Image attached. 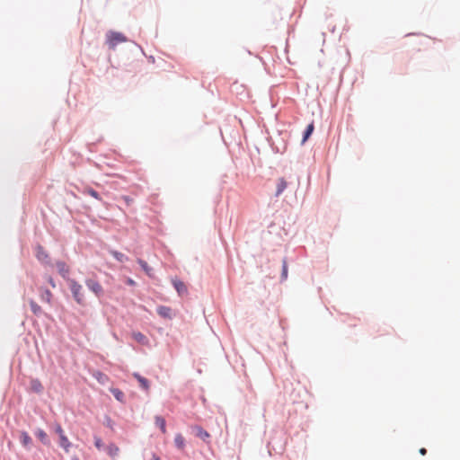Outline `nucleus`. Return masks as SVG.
<instances>
[{"mask_svg": "<svg viewBox=\"0 0 460 460\" xmlns=\"http://www.w3.org/2000/svg\"><path fill=\"white\" fill-rule=\"evenodd\" d=\"M126 41L127 38L120 32L110 31L106 34V43L111 49H114L117 45Z\"/></svg>", "mask_w": 460, "mask_h": 460, "instance_id": "f257e3e1", "label": "nucleus"}, {"mask_svg": "<svg viewBox=\"0 0 460 460\" xmlns=\"http://www.w3.org/2000/svg\"><path fill=\"white\" fill-rule=\"evenodd\" d=\"M69 287L75 300L78 304L84 305V296L83 292V287L74 279L69 280Z\"/></svg>", "mask_w": 460, "mask_h": 460, "instance_id": "f03ea898", "label": "nucleus"}, {"mask_svg": "<svg viewBox=\"0 0 460 460\" xmlns=\"http://www.w3.org/2000/svg\"><path fill=\"white\" fill-rule=\"evenodd\" d=\"M55 431L59 437V445L60 447L68 453L71 447V443L67 437L65 435V432L62 427L59 424H57L55 427Z\"/></svg>", "mask_w": 460, "mask_h": 460, "instance_id": "7ed1b4c3", "label": "nucleus"}, {"mask_svg": "<svg viewBox=\"0 0 460 460\" xmlns=\"http://www.w3.org/2000/svg\"><path fill=\"white\" fill-rule=\"evenodd\" d=\"M85 285L87 286V288L92 291L97 296H100L102 295L103 293V288L102 287V285L94 280V279H87L85 281Z\"/></svg>", "mask_w": 460, "mask_h": 460, "instance_id": "20e7f679", "label": "nucleus"}, {"mask_svg": "<svg viewBox=\"0 0 460 460\" xmlns=\"http://www.w3.org/2000/svg\"><path fill=\"white\" fill-rule=\"evenodd\" d=\"M172 285L180 296L187 294V287L182 281L179 279H172Z\"/></svg>", "mask_w": 460, "mask_h": 460, "instance_id": "39448f33", "label": "nucleus"}, {"mask_svg": "<svg viewBox=\"0 0 460 460\" xmlns=\"http://www.w3.org/2000/svg\"><path fill=\"white\" fill-rule=\"evenodd\" d=\"M157 314L163 318L171 319L172 317V310L168 306H159L157 308Z\"/></svg>", "mask_w": 460, "mask_h": 460, "instance_id": "423d86ee", "label": "nucleus"}, {"mask_svg": "<svg viewBox=\"0 0 460 460\" xmlns=\"http://www.w3.org/2000/svg\"><path fill=\"white\" fill-rule=\"evenodd\" d=\"M35 436L39 438V440L43 444V445H46V446H49L50 445V440L47 435V433L40 429H38L36 431H35Z\"/></svg>", "mask_w": 460, "mask_h": 460, "instance_id": "0eeeda50", "label": "nucleus"}, {"mask_svg": "<svg viewBox=\"0 0 460 460\" xmlns=\"http://www.w3.org/2000/svg\"><path fill=\"white\" fill-rule=\"evenodd\" d=\"M36 257L41 262H44V263L49 262V254L40 245L37 246V248H36Z\"/></svg>", "mask_w": 460, "mask_h": 460, "instance_id": "6e6552de", "label": "nucleus"}, {"mask_svg": "<svg viewBox=\"0 0 460 460\" xmlns=\"http://www.w3.org/2000/svg\"><path fill=\"white\" fill-rule=\"evenodd\" d=\"M106 450V453L111 457V458H115L119 453V448L118 446H116L115 444H110L106 447L105 448Z\"/></svg>", "mask_w": 460, "mask_h": 460, "instance_id": "1a4fd4ad", "label": "nucleus"}, {"mask_svg": "<svg viewBox=\"0 0 460 460\" xmlns=\"http://www.w3.org/2000/svg\"><path fill=\"white\" fill-rule=\"evenodd\" d=\"M133 376L137 380V382L139 383L140 386L145 389V390H148L149 389V381L141 376L139 374L137 373H134L133 374Z\"/></svg>", "mask_w": 460, "mask_h": 460, "instance_id": "9d476101", "label": "nucleus"}, {"mask_svg": "<svg viewBox=\"0 0 460 460\" xmlns=\"http://www.w3.org/2000/svg\"><path fill=\"white\" fill-rule=\"evenodd\" d=\"M132 338L140 344L146 345L148 342L147 338L140 332H134Z\"/></svg>", "mask_w": 460, "mask_h": 460, "instance_id": "9b49d317", "label": "nucleus"}, {"mask_svg": "<svg viewBox=\"0 0 460 460\" xmlns=\"http://www.w3.org/2000/svg\"><path fill=\"white\" fill-rule=\"evenodd\" d=\"M57 268L63 278H66L68 275L69 268L65 262L58 261Z\"/></svg>", "mask_w": 460, "mask_h": 460, "instance_id": "f8f14e48", "label": "nucleus"}, {"mask_svg": "<svg viewBox=\"0 0 460 460\" xmlns=\"http://www.w3.org/2000/svg\"><path fill=\"white\" fill-rule=\"evenodd\" d=\"M20 440L22 446H24L25 447H30V445L31 444V438L25 431L21 432Z\"/></svg>", "mask_w": 460, "mask_h": 460, "instance_id": "ddd939ff", "label": "nucleus"}, {"mask_svg": "<svg viewBox=\"0 0 460 460\" xmlns=\"http://www.w3.org/2000/svg\"><path fill=\"white\" fill-rule=\"evenodd\" d=\"M287 186H288V183L283 178L279 179L278 183H277L276 195L279 196L285 190Z\"/></svg>", "mask_w": 460, "mask_h": 460, "instance_id": "4468645a", "label": "nucleus"}, {"mask_svg": "<svg viewBox=\"0 0 460 460\" xmlns=\"http://www.w3.org/2000/svg\"><path fill=\"white\" fill-rule=\"evenodd\" d=\"M174 443H175V446L179 449H183L184 448V447H185V439H184V438L182 437L181 434H177L175 436Z\"/></svg>", "mask_w": 460, "mask_h": 460, "instance_id": "2eb2a0df", "label": "nucleus"}, {"mask_svg": "<svg viewBox=\"0 0 460 460\" xmlns=\"http://www.w3.org/2000/svg\"><path fill=\"white\" fill-rule=\"evenodd\" d=\"M155 424L160 428L161 431L166 433L165 420L161 416L155 417Z\"/></svg>", "mask_w": 460, "mask_h": 460, "instance_id": "dca6fc26", "label": "nucleus"}, {"mask_svg": "<svg viewBox=\"0 0 460 460\" xmlns=\"http://www.w3.org/2000/svg\"><path fill=\"white\" fill-rule=\"evenodd\" d=\"M314 129V123L312 122L307 126V128L304 133L302 144H304L309 138V137L312 135Z\"/></svg>", "mask_w": 460, "mask_h": 460, "instance_id": "f3484780", "label": "nucleus"}, {"mask_svg": "<svg viewBox=\"0 0 460 460\" xmlns=\"http://www.w3.org/2000/svg\"><path fill=\"white\" fill-rule=\"evenodd\" d=\"M197 430L196 435L203 440H207L209 438V434L200 427H195Z\"/></svg>", "mask_w": 460, "mask_h": 460, "instance_id": "a211bd4d", "label": "nucleus"}, {"mask_svg": "<svg viewBox=\"0 0 460 460\" xmlns=\"http://www.w3.org/2000/svg\"><path fill=\"white\" fill-rule=\"evenodd\" d=\"M30 306L34 314L39 315L41 314V307L35 301L31 300Z\"/></svg>", "mask_w": 460, "mask_h": 460, "instance_id": "6ab92c4d", "label": "nucleus"}, {"mask_svg": "<svg viewBox=\"0 0 460 460\" xmlns=\"http://www.w3.org/2000/svg\"><path fill=\"white\" fill-rule=\"evenodd\" d=\"M426 40H427V39L425 37H419L418 39H415L414 41L411 43V45L416 46L417 47L416 49L418 51H420L421 50L420 46L423 45Z\"/></svg>", "mask_w": 460, "mask_h": 460, "instance_id": "aec40b11", "label": "nucleus"}, {"mask_svg": "<svg viewBox=\"0 0 460 460\" xmlns=\"http://www.w3.org/2000/svg\"><path fill=\"white\" fill-rule=\"evenodd\" d=\"M40 297L43 301L49 304L51 302L52 293L49 289H45L41 292Z\"/></svg>", "mask_w": 460, "mask_h": 460, "instance_id": "412c9836", "label": "nucleus"}, {"mask_svg": "<svg viewBox=\"0 0 460 460\" xmlns=\"http://www.w3.org/2000/svg\"><path fill=\"white\" fill-rule=\"evenodd\" d=\"M31 388L33 391L39 393V392H40L42 390V385H41V383L39 380L33 379V380L31 381Z\"/></svg>", "mask_w": 460, "mask_h": 460, "instance_id": "4be33fe9", "label": "nucleus"}, {"mask_svg": "<svg viewBox=\"0 0 460 460\" xmlns=\"http://www.w3.org/2000/svg\"><path fill=\"white\" fill-rule=\"evenodd\" d=\"M138 263L140 264L141 268L144 270V271L148 275L152 276V268L148 266V264L143 261L138 260Z\"/></svg>", "mask_w": 460, "mask_h": 460, "instance_id": "5701e85b", "label": "nucleus"}, {"mask_svg": "<svg viewBox=\"0 0 460 460\" xmlns=\"http://www.w3.org/2000/svg\"><path fill=\"white\" fill-rule=\"evenodd\" d=\"M111 253L119 261H124L127 260V257L123 253L119 252L117 251H111Z\"/></svg>", "mask_w": 460, "mask_h": 460, "instance_id": "b1692460", "label": "nucleus"}, {"mask_svg": "<svg viewBox=\"0 0 460 460\" xmlns=\"http://www.w3.org/2000/svg\"><path fill=\"white\" fill-rule=\"evenodd\" d=\"M94 445L98 450H101L103 447V443L101 438L94 437Z\"/></svg>", "mask_w": 460, "mask_h": 460, "instance_id": "393cba45", "label": "nucleus"}, {"mask_svg": "<svg viewBox=\"0 0 460 460\" xmlns=\"http://www.w3.org/2000/svg\"><path fill=\"white\" fill-rule=\"evenodd\" d=\"M86 192H87L90 196H92L93 198H94V199H100V196H99V194H98V192H97V191H95L94 190H93V189H91V188H90V189L86 190Z\"/></svg>", "mask_w": 460, "mask_h": 460, "instance_id": "a878e982", "label": "nucleus"}, {"mask_svg": "<svg viewBox=\"0 0 460 460\" xmlns=\"http://www.w3.org/2000/svg\"><path fill=\"white\" fill-rule=\"evenodd\" d=\"M96 377L102 383H103L107 379V376L105 375L102 374V373H97L96 374Z\"/></svg>", "mask_w": 460, "mask_h": 460, "instance_id": "bb28decb", "label": "nucleus"}, {"mask_svg": "<svg viewBox=\"0 0 460 460\" xmlns=\"http://www.w3.org/2000/svg\"><path fill=\"white\" fill-rule=\"evenodd\" d=\"M122 396H123V394L121 392L117 391L115 393V397H116L117 400L121 401L122 400Z\"/></svg>", "mask_w": 460, "mask_h": 460, "instance_id": "cd10ccee", "label": "nucleus"}, {"mask_svg": "<svg viewBox=\"0 0 460 460\" xmlns=\"http://www.w3.org/2000/svg\"><path fill=\"white\" fill-rule=\"evenodd\" d=\"M123 199L125 200V202L129 205L131 202H132V199L128 197V196H124L123 197Z\"/></svg>", "mask_w": 460, "mask_h": 460, "instance_id": "c85d7f7f", "label": "nucleus"}, {"mask_svg": "<svg viewBox=\"0 0 460 460\" xmlns=\"http://www.w3.org/2000/svg\"><path fill=\"white\" fill-rule=\"evenodd\" d=\"M48 281L53 288L56 287V284L51 277H49Z\"/></svg>", "mask_w": 460, "mask_h": 460, "instance_id": "c756f323", "label": "nucleus"}, {"mask_svg": "<svg viewBox=\"0 0 460 460\" xmlns=\"http://www.w3.org/2000/svg\"><path fill=\"white\" fill-rule=\"evenodd\" d=\"M287 274H288L287 265L284 264V266H283V276H284V278H287Z\"/></svg>", "mask_w": 460, "mask_h": 460, "instance_id": "7c9ffc66", "label": "nucleus"}, {"mask_svg": "<svg viewBox=\"0 0 460 460\" xmlns=\"http://www.w3.org/2000/svg\"><path fill=\"white\" fill-rule=\"evenodd\" d=\"M420 454L422 455V456H425L427 454V450L426 448L422 447L420 449Z\"/></svg>", "mask_w": 460, "mask_h": 460, "instance_id": "2f4dec72", "label": "nucleus"}, {"mask_svg": "<svg viewBox=\"0 0 460 460\" xmlns=\"http://www.w3.org/2000/svg\"><path fill=\"white\" fill-rule=\"evenodd\" d=\"M128 284H129V285H134V284H135V281H134L133 279H128Z\"/></svg>", "mask_w": 460, "mask_h": 460, "instance_id": "473e14b6", "label": "nucleus"}, {"mask_svg": "<svg viewBox=\"0 0 460 460\" xmlns=\"http://www.w3.org/2000/svg\"><path fill=\"white\" fill-rule=\"evenodd\" d=\"M153 459H154V460H161V459H160V457H159V456H155V455H154V456H153Z\"/></svg>", "mask_w": 460, "mask_h": 460, "instance_id": "72a5a7b5", "label": "nucleus"}, {"mask_svg": "<svg viewBox=\"0 0 460 460\" xmlns=\"http://www.w3.org/2000/svg\"><path fill=\"white\" fill-rule=\"evenodd\" d=\"M75 460H78V459H75Z\"/></svg>", "mask_w": 460, "mask_h": 460, "instance_id": "f704fd0d", "label": "nucleus"}]
</instances>
